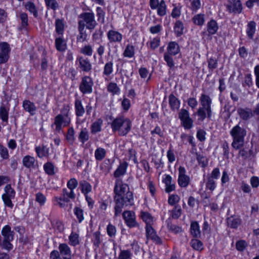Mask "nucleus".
<instances>
[{"label":"nucleus","mask_w":259,"mask_h":259,"mask_svg":"<svg viewBox=\"0 0 259 259\" xmlns=\"http://www.w3.org/2000/svg\"><path fill=\"white\" fill-rule=\"evenodd\" d=\"M123 55L126 58H133L135 56V47L132 44H128L123 53Z\"/></svg>","instance_id":"obj_41"},{"label":"nucleus","mask_w":259,"mask_h":259,"mask_svg":"<svg viewBox=\"0 0 259 259\" xmlns=\"http://www.w3.org/2000/svg\"><path fill=\"white\" fill-rule=\"evenodd\" d=\"M169 104L172 110L175 111L178 110L180 106V100L173 94L169 96Z\"/></svg>","instance_id":"obj_29"},{"label":"nucleus","mask_w":259,"mask_h":259,"mask_svg":"<svg viewBox=\"0 0 259 259\" xmlns=\"http://www.w3.org/2000/svg\"><path fill=\"white\" fill-rule=\"evenodd\" d=\"M92 240L93 242L94 245L97 247H99L102 242V240L101 239V234L99 231H96L93 233Z\"/></svg>","instance_id":"obj_54"},{"label":"nucleus","mask_w":259,"mask_h":259,"mask_svg":"<svg viewBox=\"0 0 259 259\" xmlns=\"http://www.w3.org/2000/svg\"><path fill=\"white\" fill-rule=\"evenodd\" d=\"M166 222L167 227L170 232L177 234L182 231V228L177 225L172 224L170 220H167Z\"/></svg>","instance_id":"obj_50"},{"label":"nucleus","mask_w":259,"mask_h":259,"mask_svg":"<svg viewBox=\"0 0 259 259\" xmlns=\"http://www.w3.org/2000/svg\"><path fill=\"white\" fill-rule=\"evenodd\" d=\"M74 213L79 223H81L84 220L83 211L81 208L75 207L74 209Z\"/></svg>","instance_id":"obj_61"},{"label":"nucleus","mask_w":259,"mask_h":259,"mask_svg":"<svg viewBox=\"0 0 259 259\" xmlns=\"http://www.w3.org/2000/svg\"><path fill=\"white\" fill-rule=\"evenodd\" d=\"M196 154V159L199 163V164L201 165L202 167H205L206 166L208 163V160L206 157L203 156L202 155L199 154L197 153Z\"/></svg>","instance_id":"obj_59"},{"label":"nucleus","mask_w":259,"mask_h":259,"mask_svg":"<svg viewBox=\"0 0 259 259\" xmlns=\"http://www.w3.org/2000/svg\"><path fill=\"white\" fill-rule=\"evenodd\" d=\"M228 226L233 229H237L241 224V219L237 216H231L227 219Z\"/></svg>","instance_id":"obj_24"},{"label":"nucleus","mask_w":259,"mask_h":259,"mask_svg":"<svg viewBox=\"0 0 259 259\" xmlns=\"http://www.w3.org/2000/svg\"><path fill=\"white\" fill-rule=\"evenodd\" d=\"M172 178L169 175H166L165 178L163 180V182L165 184V191L169 193L174 191L175 189V185L171 183Z\"/></svg>","instance_id":"obj_31"},{"label":"nucleus","mask_w":259,"mask_h":259,"mask_svg":"<svg viewBox=\"0 0 259 259\" xmlns=\"http://www.w3.org/2000/svg\"><path fill=\"white\" fill-rule=\"evenodd\" d=\"M237 113L240 118L243 120H247L253 116L252 111L248 108H239Z\"/></svg>","instance_id":"obj_20"},{"label":"nucleus","mask_w":259,"mask_h":259,"mask_svg":"<svg viewBox=\"0 0 259 259\" xmlns=\"http://www.w3.org/2000/svg\"><path fill=\"white\" fill-rule=\"evenodd\" d=\"M107 90L113 95L119 94L120 93L119 88L118 87L117 84L114 82H110L108 84L107 86Z\"/></svg>","instance_id":"obj_58"},{"label":"nucleus","mask_w":259,"mask_h":259,"mask_svg":"<svg viewBox=\"0 0 259 259\" xmlns=\"http://www.w3.org/2000/svg\"><path fill=\"white\" fill-rule=\"evenodd\" d=\"M190 233L193 237L198 238L201 236V232L199 224L196 221L191 222L190 225Z\"/></svg>","instance_id":"obj_26"},{"label":"nucleus","mask_w":259,"mask_h":259,"mask_svg":"<svg viewBox=\"0 0 259 259\" xmlns=\"http://www.w3.org/2000/svg\"><path fill=\"white\" fill-rule=\"evenodd\" d=\"M172 56V55L166 53H165L164 55V60L166 62L167 65L171 69L175 66V63Z\"/></svg>","instance_id":"obj_62"},{"label":"nucleus","mask_w":259,"mask_h":259,"mask_svg":"<svg viewBox=\"0 0 259 259\" xmlns=\"http://www.w3.org/2000/svg\"><path fill=\"white\" fill-rule=\"evenodd\" d=\"M122 217L127 226L129 228L139 227V224L136 220V215L134 211L125 210L122 213Z\"/></svg>","instance_id":"obj_10"},{"label":"nucleus","mask_w":259,"mask_h":259,"mask_svg":"<svg viewBox=\"0 0 259 259\" xmlns=\"http://www.w3.org/2000/svg\"><path fill=\"white\" fill-rule=\"evenodd\" d=\"M133 253L129 249H120L118 259H132Z\"/></svg>","instance_id":"obj_46"},{"label":"nucleus","mask_w":259,"mask_h":259,"mask_svg":"<svg viewBox=\"0 0 259 259\" xmlns=\"http://www.w3.org/2000/svg\"><path fill=\"white\" fill-rule=\"evenodd\" d=\"M78 25L89 30H93L98 23L95 20V14L93 12H83L78 16Z\"/></svg>","instance_id":"obj_5"},{"label":"nucleus","mask_w":259,"mask_h":259,"mask_svg":"<svg viewBox=\"0 0 259 259\" xmlns=\"http://www.w3.org/2000/svg\"><path fill=\"white\" fill-rule=\"evenodd\" d=\"M25 7L27 10L33 14L34 17L37 18L38 17L37 10L33 3H27L26 4Z\"/></svg>","instance_id":"obj_55"},{"label":"nucleus","mask_w":259,"mask_h":259,"mask_svg":"<svg viewBox=\"0 0 259 259\" xmlns=\"http://www.w3.org/2000/svg\"><path fill=\"white\" fill-rule=\"evenodd\" d=\"M65 24L62 19H57L55 21V31L57 36L63 35Z\"/></svg>","instance_id":"obj_28"},{"label":"nucleus","mask_w":259,"mask_h":259,"mask_svg":"<svg viewBox=\"0 0 259 259\" xmlns=\"http://www.w3.org/2000/svg\"><path fill=\"white\" fill-rule=\"evenodd\" d=\"M93 79L89 76H84L81 78L79 85V90L83 94H91L93 92Z\"/></svg>","instance_id":"obj_7"},{"label":"nucleus","mask_w":259,"mask_h":259,"mask_svg":"<svg viewBox=\"0 0 259 259\" xmlns=\"http://www.w3.org/2000/svg\"><path fill=\"white\" fill-rule=\"evenodd\" d=\"M192 21L195 24L201 26L204 22V15L201 14H197L193 17Z\"/></svg>","instance_id":"obj_56"},{"label":"nucleus","mask_w":259,"mask_h":259,"mask_svg":"<svg viewBox=\"0 0 259 259\" xmlns=\"http://www.w3.org/2000/svg\"><path fill=\"white\" fill-rule=\"evenodd\" d=\"M0 64L6 63L10 57L11 48L6 42H0Z\"/></svg>","instance_id":"obj_11"},{"label":"nucleus","mask_w":259,"mask_h":259,"mask_svg":"<svg viewBox=\"0 0 259 259\" xmlns=\"http://www.w3.org/2000/svg\"><path fill=\"white\" fill-rule=\"evenodd\" d=\"M77 60L79 63V67L82 71L88 72L92 70V65L88 58L79 57Z\"/></svg>","instance_id":"obj_18"},{"label":"nucleus","mask_w":259,"mask_h":259,"mask_svg":"<svg viewBox=\"0 0 259 259\" xmlns=\"http://www.w3.org/2000/svg\"><path fill=\"white\" fill-rule=\"evenodd\" d=\"M44 169L45 172L50 176H53L55 175V166L51 162H47L44 165Z\"/></svg>","instance_id":"obj_45"},{"label":"nucleus","mask_w":259,"mask_h":259,"mask_svg":"<svg viewBox=\"0 0 259 259\" xmlns=\"http://www.w3.org/2000/svg\"><path fill=\"white\" fill-rule=\"evenodd\" d=\"M219 29V26L217 22L214 20H211L207 24V31L209 34L213 35L216 33Z\"/></svg>","instance_id":"obj_32"},{"label":"nucleus","mask_w":259,"mask_h":259,"mask_svg":"<svg viewBox=\"0 0 259 259\" xmlns=\"http://www.w3.org/2000/svg\"><path fill=\"white\" fill-rule=\"evenodd\" d=\"M97 16L98 17V20L101 23L105 22V12L103 9L100 7H98L96 9Z\"/></svg>","instance_id":"obj_60"},{"label":"nucleus","mask_w":259,"mask_h":259,"mask_svg":"<svg viewBox=\"0 0 259 259\" xmlns=\"http://www.w3.org/2000/svg\"><path fill=\"white\" fill-rule=\"evenodd\" d=\"M174 29L177 36L182 35L184 33V29L183 23L180 20L176 21Z\"/></svg>","instance_id":"obj_36"},{"label":"nucleus","mask_w":259,"mask_h":259,"mask_svg":"<svg viewBox=\"0 0 259 259\" xmlns=\"http://www.w3.org/2000/svg\"><path fill=\"white\" fill-rule=\"evenodd\" d=\"M127 192H131L128 185L123 183L122 181L120 179H117L115 181L114 193L115 194L114 198H118Z\"/></svg>","instance_id":"obj_8"},{"label":"nucleus","mask_w":259,"mask_h":259,"mask_svg":"<svg viewBox=\"0 0 259 259\" xmlns=\"http://www.w3.org/2000/svg\"><path fill=\"white\" fill-rule=\"evenodd\" d=\"M141 218L143 221L146 224V226H151L153 224V219L151 215L148 212H141Z\"/></svg>","instance_id":"obj_47"},{"label":"nucleus","mask_w":259,"mask_h":259,"mask_svg":"<svg viewBox=\"0 0 259 259\" xmlns=\"http://www.w3.org/2000/svg\"><path fill=\"white\" fill-rule=\"evenodd\" d=\"M78 34L76 37L77 42H83L88 40V34L84 28L78 25Z\"/></svg>","instance_id":"obj_30"},{"label":"nucleus","mask_w":259,"mask_h":259,"mask_svg":"<svg viewBox=\"0 0 259 259\" xmlns=\"http://www.w3.org/2000/svg\"><path fill=\"white\" fill-rule=\"evenodd\" d=\"M75 198V194L73 191L64 188L62 190L61 196L55 197V201L57 202V204L61 207H63L65 205V202H68L70 199H74Z\"/></svg>","instance_id":"obj_6"},{"label":"nucleus","mask_w":259,"mask_h":259,"mask_svg":"<svg viewBox=\"0 0 259 259\" xmlns=\"http://www.w3.org/2000/svg\"><path fill=\"white\" fill-rule=\"evenodd\" d=\"M146 237L147 239H151L156 244H160L162 241L160 238L156 235L155 231L151 226H146Z\"/></svg>","instance_id":"obj_15"},{"label":"nucleus","mask_w":259,"mask_h":259,"mask_svg":"<svg viewBox=\"0 0 259 259\" xmlns=\"http://www.w3.org/2000/svg\"><path fill=\"white\" fill-rule=\"evenodd\" d=\"M78 235L72 232L69 236V243L70 245L75 246L79 244Z\"/></svg>","instance_id":"obj_57"},{"label":"nucleus","mask_w":259,"mask_h":259,"mask_svg":"<svg viewBox=\"0 0 259 259\" xmlns=\"http://www.w3.org/2000/svg\"><path fill=\"white\" fill-rule=\"evenodd\" d=\"M78 139L79 141L84 144L89 139V135L88 130L86 128H82L79 135Z\"/></svg>","instance_id":"obj_51"},{"label":"nucleus","mask_w":259,"mask_h":259,"mask_svg":"<svg viewBox=\"0 0 259 259\" xmlns=\"http://www.w3.org/2000/svg\"><path fill=\"white\" fill-rule=\"evenodd\" d=\"M180 51L179 45L176 41H170L168 43L167 47L166 54L175 56Z\"/></svg>","instance_id":"obj_23"},{"label":"nucleus","mask_w":259,"mask_h":259,"mask_svg":"<svg viewBox=\"0 0 259 259\" xmlns=\"http://www.w3.org/2000/svg\"><path fill=\"white\" fill-rule=\"evenodd\" d=\"M23 164L27 168L34 167L35 163V159L33 157L27 155L23 158Z\"/></svg>","instance_id":"obj_37"},{"label":"nucleus","mask_w":259,"mask_h":259,"mask_svg":"<svg viewBox=\"0 0 259 259\" xmlns=\"http://www.w3.org/2000/svg\"><path fill=\"white\" fill-rule=\"evenodd\" d=\"M230 134L233 138L232 147L235 150L243 148L245 143L244 138L246 135L245 129L237 124L232 128Z\"/></svg>","instance_id":"obj_4"},{"label":"nucleus","mask_w":259,"mask_h":259,"mask_svg":"<svg viewBox=\"0 0 259 259\" xmlns=\"http://www.w3.org/2000/svg\"><path fill=\"white\" fill-rule=\"evenodd\" d=\"M75 114L77 117L82 116L85 113V109L84 108L82 102L80 100L76 99L74 102Z\"/></svg>","instance_id":"obj_27"},{"label":"nucleus","mask_w":259,"mask_h":259,"mask_svg":"<svg viewBox=\"0 0 259 259\" xmlns=\"http://www.w3.org/2000/svg\"><path fill=\"white\" fill-rule=\"evenodd\" d=\"M35 151L37 156L40 158L48 157L49 155V149L46 146L36 147Z\"/></svg>","instance_id":"obj_35"},{"label":"nucleus","mask_w":259,"mask_h":259,"mask_svg":"<svg viewBox=\"0 0 259 259\" xmlns=\"http://www.w3.org/2000/svg\"><path fill=\"white\" fill-rule=\"evenodd\" d=\"M0 156L2 159H8L9 158L8 149L0 143Z\"/></svg>","instance_id":"obj_63"},{"label":"nucleus","mask_w":259,"mask_h":259,"mask_svg":"<svg viewBox=\"0 0 259 259\" xmlns=\"http://www.w3.org/2000/svg\"><path fill=\"white\" fill-rule=\"evenodd\" d=\"M80 52L85 56H91L93 53V49L91 45L88 44L80 49Z\"/></svg>","instance_id":"obj_53"},{"label":"nucleus","mask_w":259,"mask_h":259,"mask_svg":"<svg viewBox=\"0 0 259 259\" xmlns=\"http://www.w3.org/2000/svg\"><path fill=\"white\" fill-rule=\"evenodd\" d=\"M200 102L201 107L199 108L196 113L199 117L198 120L203 121L206 117L210 118L212 115L211 98L209 96L202 94L200 98Z\"/></svg>","instance_id":"obj_3"},{"label":"nucleus","mask_w":259,"mask_h":259,"mask_svg":"<svg viewBox=\"0 0 259 259\" xmlns=\"http://www.w3.org/2000/svg\"><path fill=\"white\" fill-rule=\"evenodd\" d=\"M70 118L64 117L62 114L57 115L54 119V125H55V131L60 132L62 129V125L64 126H68L70 123ZM52 124V126H53Z\"/></svg>","instance_id":"obj_12"},{"label":"nucleus","mask_w":259,"mask_h":259,"mask_svg":"<svg viewBox=\"0 0 259 259\" xmlns=\"http://www.w3.org/2000/svg\"><path fill=\"white\" fill-rule=\"evenodd\" d=\"M114 202H115L114 209V216L115 218L119 216L122 212V209L124 207L128 206H133L134 204V199L132 192H127L124 195L116 198H113Z\"/></svg>","instance_id":"obj_2"},{"label":"nucleus","mask_w":259,"mask_h":259,"mask_svg":"<svg viewBox=\"0 0 259 259\" xmlns=\"http://www.w3.org/2000/svg\"><path fill=\"white\" fill-rule=\"evenodd\" d=\"M128 166L127 162L124 161L120 163V164L114 172V176L115 178H119L123 176L126 171Z\"/></svg>","instance_id":"obj_25"},{"label":"nucleus","mask_w":259,"mask_h":259,"mask_svg":"<svg viewBox=\"0 0 259 259\" xmlns=\"http://www.w3.org/2000/svg\"><path fill=\"white\" fill-rule=\"evenodd\" d=\"M190 244L193 249L197 251H201L204 248L203 243L196 238L195 239H192Z\"/></svg>","instance_id":"obj_40"},{"label":"nucleus","mask_w":259,"mask_h":259,"mask_svg":"<svg viewBox=\"0 0 259 259\" xmlns=\"http://www.w3.org/2000/svg\"><path fill=\"white\" fill-rule=\"evenodd\" d=\"M179 177L178 182L181 187H187L190 182V177L186 175V170L184 167L180 166L178 169Z\"/></svg>","instance_id":"obj_14"},{"label":"nucleus","mask_w":259,"mask_h":259,"mask_svg":"<svg viewBox=\"0 0 259 259\" xmlns=\"http://www.w3.org/2000/svg\"><path fill=\"white\" fill-rule=\"evenodd\" d=\"M207 63L208 68L211 72L218 67V60L214 57H210L208 59Z\"/></svg>","instance_id":"obj_52"},{"label":"nucleus","mask_w":259,"mask_h":259,"mask_svg":"<svg viewBox=\"0 0 259 259\" xmlns=\"http://www.w3.org/2000/svg\"><path fill=\"white\" fill-rule=\"evenodd\" d=\"M179 117L181 120L182 125L185 130H190L193 127V120L190 117V114L187 110L181 109L179 114Z\"/></svg>","instance_id":"obj_9"},{"label":"nucleus","mask_w":259,"mask_h":259,"mask_svg":"<svg viewBox=\"0 0 259 259\" xmlns=\"http://www.w3.org/2000/svg\"><path fill=\"white\" fill-rule=\"evenodd\" d=\"M157 14L159 16H164L166 14V5L164 0H161L159 4L158 5Z\"/></svg>","instance_id":"obj_48"},{"label":"nucleus","mask_w":259,"mask_h":259,"mask_svg":"<svg viewBox=\"0 0 259 259\" xmlns=\"http://www.w3.org/2000/svg\"><path fill=\"white\" fill-rule=\"evenodd\" d=\"M112 131L117 132L120 136H126L132 128V122L129 118L121 115L114 118L111 123Z\"/></svg>","instance_id":"obj_1"},{"label":"nucleus","mask_w":259,"mask_h":259,"mask_svg":"<svg viewBox=\"0 0 259 259\" xmlns=\"http://www.w3.org/2000/svg\"><path fill=\"white\" fill-rule=\"evenodd\" d=\"M9 108H7L5 105L2 103L0 106V119L5 122H8L9 119Z\"/></svg>","instance_id":"obj_34"},{"label":"nucleus","mask_w":259,"mask_h":259,"mask_svg":"<svg viewBox=\"0 0 259 259\" xmlns=\"http://www.w3.org/2000/svg\"><path fill=\"white\" fill-rule=\"evenodd\" d=\"M22 107L24 110L28 112L30 115H34L35 114L37 108L33 102L28 100H24L22 103Z\"/></svg>","instance_id":"obj_19"},{"label":"nucleus","mask_w":259,"mask_h":259,"mask_svg":"<svg viewBox=\"0 0 259 259\" xmlns=\"http://www.w3.org/2000/svg\"><path fill=\"white\" fill-rule=\"evenodd\" d=\"M113 72V63L112 61L106 62L103 68V74L106 76H110Z\"/></svg>","instance_id":"obj_42"},{"label":"nucleus","mask_w":259,"mask_h":259,"mask_svg":"<svg viewBox=\"0 0 259 259\" xmlns=\"http://www.w3.org/2000/svg\"><path fill=\"white\" fill-rule=\"evenodd\" d=\"M2 234L4 237V240H13L14 232L11 230V228L9 225L5 226L2 230Z\"/></svg>","instance_id":"obj_22"},{"label":"nucleus","mask_w":259,"mask_h":259,"mask_svg":"<svg viewBox=\"0 0 259 259\" xmlns=\"http://www.w3.org/2000/svg\"><path fill=\"white\" fill-rule=\"evenodd\" d=\"M45 2L48 9L56 11L59 8V5L56 0H45Z\"/></svg>","instance_id":"obj_49"},{"label":"nucleus","mask_w":259,"mask_h":259,"mask_svg":"<svg viewBox=\"0 0 259 259\" xmlns=\"http://www.w3.org/2000/svg\"><path fill=\"white\" fill-rule=\"evenodd\" d=\"M5 193L2 195H5L10 198H14L15 196V191L12 187L10 184H7L4 188Z\"/></svg>","instance_id":"obj_44"},{"label":"nucleus","mask_w":259,"mask_h":259,"mask_svg":"<svg viewBox=\"0 0 259 259\" xmlns=\"http://www.w3.org/2000/svg\"><path fill=\"white\" fill-rule=\"evenodd\" d=\"M106 150L103 148H97L95 151V157L97 161L102 160L106 156Z\"/></svg>","instance_id":"obj_43"},{"label":"nucleus","mask_w":259,"mask_h":259,"mask_svg":"<svg viewBox=\"0 0 259 259\" xmlns=\"http://www.w3.org/2000/svg\"><path fill=\"white\" fill-rule=\"evenodd\" d=\"M103 122L101 118H98L94 122L91 127V133L94 134L101 131Z\"/></svg>","instance_id":"obj_33"},{"label":"nucleus","mask_w":259,"mask_h":259,"mask_svg":"<svg viewBox=\"0 0 259 259\" xmlns=\"http://www.w3.org/2000/svg\"><path fill=\"white\" fill-rule=\"evenodd\" d=\"M79 186L81 188V192L85 195H87L92 191V186L91 184L85 180L80 181Z\"/></svg>","instance_id":"obj_39"},{"label":"nucleus","mask_w":259,"mask_h":259,"mask_svg":"<svg viewBox=\"0 0 259 259\" xmlns=\"http://www.w3.org/2000/svg\"><path fill=\"white\" fill-rule=\"evenodd\" d=\"M55 47L57 51L64 52L66 49V44L63 35L57 36L55 35Z\"/></svg>","instance_id":"obj_21"},{"label":"nucleus","mask_w":259,"mask_h":259,"mask_svg":"<svg viewBox=\"0 0 259 259\" xmlns=\"http://www.w3.org/2000/svg\"><path fill=\"white\" fill-rule=\"evenodd\" d=\"M256 30V23L254 21H250L247 26L246 33L250 39H252Z\"/></svg>","instance_id":"obj_38"},{"label":"nucleus","mask_w":259,"mask_h":259,"mask_svg":"<svg viewBox=\"0 0 259 259\" xmlns=\"http://www.w3.org/2000/svg\"><path fill=\"white\" fill-rule=\"evenodd\" d=\"M35 201L37 202L40 205H44L46 201L45 196L41 193L38 192L35 195Z\"/></svg>","instance_id":"obj_64"},{"label":"nucleus","mask_w":259,"mask_h":259,"mask_svg":"<svg viewBox=\"0 0 259 259\" xmlns=\"http://www.w3.org/2000/svg\"><path fill=\"white\" fill-rule=\"evenodd\" d=\"M225 6L229 13L240 14L242 12V7L240 0L229 1Z\"/></svg>","instance_id":"obj_13"},{"label":"nucleus","mask_w":259,"mask_h":259,"mask_svg":"<svg viewBox=\"0 0 259 259\" xmlns=\"http://www.w3.org/2000/svg\"><path fill=\"white\" fill-rule=\"evenodd\" d=\"M58 252L64 259H72V254L71 248L66 243H60L58 246Z\"/></svg>","instance_id":"obj_16"},{"label":"nucleus","mask_w":259,"mask_h":259,"mask_svg":"<svg viewBox=\"0 0 259 259\" xmlns=\"http://www.w3.org/2000/svg\"><path fill=\"white\" fill-rule=\"evenodd\" d=\"M107 37L110 43L120 42L123 38L121 33L114 30H109L107 33Z\"/></svg>","instance_id":"obj_17"}]
</instances>
